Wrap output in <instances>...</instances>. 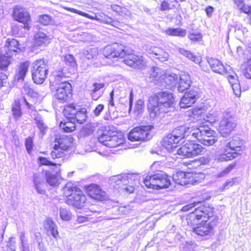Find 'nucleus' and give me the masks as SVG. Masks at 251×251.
Listing matches in <instances>:
<instances>
[{"label":"nucleus","instance_id":"obj_1","mask_svg":"<svg viewBox=\"0 0 251 251\" xmlns=\"http://www.w3.org/2000/svg\"><path fill=\"white\" fill-rule=\"evenodd\" d=\"M175 100L172 93L159 91L152 95L149 99L148 109L152 119L159 118L164 113L173 108Z\"/></svg>","mask_w":251,"mask_h":251},{"label":"nucleus","instance_id":"obj_2","mask_svg":"<svg viewBox=\"0 0 251 251\" xmlns=\"http://www.w3.org/2000/svg\"><path fill=\"white\" fill-rule=\"evenodd\" d=\"M102 54L107 59H118L127 55V58L124 61L125 63L135 69H141L146 64V60L143 56L126 53L124 47L118 44L106 46L102 50Z\"/></svg>","mask_w":251,"mask_h":251},{"label":"nucleus","instance_id":"obj_3","mask_svg":"<svg viewBox=\"0 0 251 251\" xmlns=\"http://www.w3.org/2000/svg\"><path fill=\"white\" fill-rule=\"evenodd\" d=\"M70 75V73L66 69L55 71L50 80V88L52 91H55V98L63 102L68 101L71 98L72 86L66 80Z\"/></svg>","mask_w":251,"mask_h":251},{"label":"nucleus","instance_id":"obj_4","mask_svg":"<svg viewBox=\"0 0 251 251\" xmlns=\"http://www.w3.org/2000/svg\"><path fill=\"white\" fill-rule=\"evenodd\" d=\"M243 143L239 137H235L229 141L225 140L217 153L216 159L219 162L231 160L241 154Z\"/></svg>","mask_w":251,"mask_h":251},{"label":"nucleus","instance_id":"obj_5","mask_svg":"<svg viewBox=\"0 0 251 251\" xmlns=\"http://www.w3.org/2000/svg\"><path fill=\"white\" fill-rule=\"evenodd\" d=\"M110 185L115 189H120L123 192H133L134 186L140 184L139 176L135 174H121L113 176L109 180Z\"/></svg>","mask_w":251,"mask_h":251},{"label":"nucleus","instance_id":"obj_6","mask_svg":"<svg viewBox=\"0 0 251 251\" xmlns=\"http://www.w3.org/2000/svg\"><path fill=\"white\" fill-rule=\"evenodd\" d=\"M198 127H188V133H190L192 137L196 138L199 142L205 146H212L217 141L215 136V132L211 130L207 124L201 125Z\"/></svg>","mask_w":251,"mask_h":251},{"label":"nucleus","instance_id":"obj_7","mask_svg":"<svg viewBox=\"0 0 251 251\" xmlns=\"http://www.w3.org/2000/svg\"><path fill=\"white\" fill-rule=\"evenodd\" d=\"M143 182L148 188L156 190L168 188L171 184V177L162 172L147 176Z\"/></svg>","mask_w":251,"mask_h":251},{"label":"nucleus","instance_id":"obj_8","mask_svg":"<svg viewBox=\"0 0 251 251\" xmlns=\"http://www.w3.org/2000/svg\"><path fill=\"white\" fill-rule=\"evenodd\" d=\"M54 142L53 150L50 153L53 159L64 156V151L70 150L73 146L74 139L71 136L56 135Z\"/></svg>","mask_w":251,"mask_h":251},{"label":"nucleus","instance_id":"obj_9","mask_svg":"<svg viewBox=\"0 0 251 251\" xmlns=\"http://www.w3.org/2000/svg\"><path fill=\"white\" fill-rule=\"evenodd\" d=\"M189 134L187 129L181 127L176 129L171 134L164 137L162 142V146L169 152H173L177 147V144Z\"/></svg>","mask_w":251,"mask_h":251},{"label":"nucleus","instance_id":"obj_10","mask_svg":"<svg viewBox=\"0 0 251 251\" xmlns=\"http://www.w3.org/2000/svg\"><path fill=\"white\" fill-rule=\"evenodd\" d=\"M204 178V174L199 172H177L174 176L176 182L180 185L196 184L201 182Z\"/></svg>","mask_w":251,"mask_h":251},{"label":"nucleus","instance_id":"obj_11","mask_svg":"<svg viewBox=\"0 0 251 251\" xmlns=\"http://www.w3.org/2000/svg\"><path fill=\"white\" fill-rule=\"evenodd\" d=\"M32 77L34 83H43L47 78L48 66L44 59L36 60L32 63Z\"/></svg>","mask_w":251,"mask_h":251},{"label":"nucleus","instance_id":"obj_12","mask_svg":"<svg viewBox=\"0 0 251 251\" xmlns=\"http://www.w3.org/2000/svg\"><path fill=\"white\" fill-rule=\"evenodd\" d=\"M217 224V219L216 217L202 220L201 223L197 224V226L193 227V231L200 236H211L214 234V228Z\"/></svg>","mask_w":251,"mask_h":251},{"label":"nucleus","instance_id":"obj_13","mask_svg":"<svg viewBox=\"0 0 251 251\" xmlns=\"http://www.w3.org/2000/svg\"><path fill=\"white\" fill-rule=\"evenodd\" d=\"M100 143L110 148L120 147L125 142L124 136L116 133H103L98 138Z\"/></svg>","mask_w":251,"mask_h":251},{"label":"nucleus","instance_id":"obj_14","mask_svg":"<svg viewBox=\"0 0 251 251\" xmlns=\"http://www.w3.org/2000/svg\"><path fill=\"white\" fill-rule=\"evenodd\" d=\"M236 126L234 118L229 110H226L223 113L222 118L220 123L219 131L223 136L231 133Z\"/></svg>","mask_w":251,"mask_h":251},{"label":"nucleus","instance_id":"obj_15","mask_svg":"<svg viewBox=\"0 0 251 251\" xmlns=\"http://www.w3.org/2000/svg\"><path fill=\"white\" fill-rule=\"evenodd\" d=\"M203 151L201 145L189 142L177 149L176 154L184 157H193L201 154Z\"/></svg>","mask_w":251,"mask_h":251},{"label":"nucleus","instance_id":"obj_16","mask_svg":"<svg viewBox=\"0 0 251 251\" xmlns=\"http://www.w3.org/2000/svg\"><path fill=\"white\" fill-rule=\"evenodd\" d=\"M152 126H144L134 127L129 133L128 139L131 141H145L151 138L150 131Z\"/></svg>","mask_w":251,"mask_h":251},{"label":"nucleus","instance_id":"obj_17","mask_svg":"<svg viewBox=\"0 0 251 251\" xmlns=\"http://www.w3.org/2000/svg\"><path fill=\"white\" fill-rule=\"evenodd\" d=\"M12 16L15 20L24 24L25 29H29L30 16L25 8L20 5L15 6L13 8Z\"/></svg>","mask_w":251,"mask_h":251},{"label":"nucleus","instance_id":"obj_18","mask_svg":"<svg viewBox=\"0 0 251 251\" xmlns=\"http://www.w3.org/2000/svg\"><path fill=\"white\" fill-rule=\"evenodd\" d=\"M66 203L69 205L75 207L76 209H81L86 203L87 198L83 192L79 189L74 193L73 196L69 199H66Z\"/></svg>","mask_w":251,"mask_h":251},{"label":"nucleus","instance_id":"obj_19","mask_svg":"<svg viewBox=\"0 0 251 251\" xmlns=\"http://www.w3.org/2000/svg\"><path fill=\"white\" fill-rule=\"evenodd\" d=\"M25 47L21 45L15 39H8L5 43L3 50L4 52L8 54V55L13 56L16 53H19L25 50Z\"/></svg>","mask_w":251,"mask_h":251},{"label":"nucleus","instance_id":"obj_20","mask_svg":"<svg viewBox=\"0 0 251 251\" xmlns=\"http://www.w3.org/2000/svg\"><path fill=\"white\" fill-rule=\"evenodd\" d=\"M88 195L92 198L98 201H104L107 198L106 193L102 191L98 185L91 184L86 188Z\"/></svg>","mask_w":251,"mask_h":251},{"label":"nucleus","instance_id":"obj_21","mask_svg":"<svg viewBox=\"0 0 251 251\" xmlns=\"http://www.w3.org/2000/svg\"><path fill=\"white\" fill-rule=\"evenodd\" d=\"M147 52L152 55V57L161 62L168 60L169 54L162 49L156 47L148 46L146 47Z\"/></svg>","mask_w":251,"mask_h":251},{"label":"nucleus","instance_id":"obj_22","mask_svg":"<svg viewBox=\"0 0 251 251\" xmlns=\"http://www.w3.org/2000/svg\"><path fill=\"white\" fill-rule=\"evenodd\" d=\"M208 63L213 72L224 75L229 73L228 68L230 66H225L220 60L217 59L211 58L208 61Z\"/></svg>","mask_w":251,"mask_h":251},{"label":"nucleus","instance_id":"obj_23","mask_svg":"<svg viewBox=\"0 0 251 251\" xmlns=\"http://www.w3.org/2000/svg\"><path fill=\"white\" fill-rule=\"evenodd\" d=\"M179 75L175 73L166 74L163 78L161 86L169 89L175 88L178 83Z\"/></svg>","mask_w":251,"mask_h":251},{"label":"nucleus","instance_id":"obj_24","mask_svg":"<svg viewBox=\"0 0 251 251\" xmlns=\"http://www.w3.org/2000/svg\"><path fill=\"white\" fill-rule=\"evenodd\" d=\"M196 93L194 91L186 92L181 98L179 105L181 108L191 107L196 101Z\"/></svg>","mask_w":251,"mask_h":251},{"label":"nucleus","instance_id":"obj_25","mask_svg":"<svg viewBox=\"0 0 251 251\" xmlns=\"http://www.w3.org/2000/svg\"><path fill=\"white\" fill-rule=\"evenodd\" d=\"M50 43V39L48 36L42 32L37 33L34 36L33 48H44Z\"/></svg>","mask_w":251,"mask_h":251},{"label":"nucleus","instance_id":"obj_26","mask_svg":"<svg viewBox=\"0 0 251 251\" xmlns=\"http://www.w3.org/2000/svg\"><path fill=\"white\" fill-rule=\"evenodd\" d=\"M191 217H195L197 220H206L214 218L212 212H208L205 207H199L191 213Z\"/></svg>","mask_w":251,"mask_h":251},{"label":"nucleus","instance_id":"obj_27","mask_svg":"<svg viewBox=\"0 0 251 251\" xmlns=\"http://www.w3.org/2000/svg\"><path fill=\"white\" fill-rule=\"evenodd\" d=\"M44 227L54 239H57L59 237L57 226L52 218H48L45 220Z\"/></svg>","mask_w":251,"mask_h":251},{"label":"nucleus","instance_id":"obj_28","mask_svg":"<svg viewBox=\"0 0 251 251\" xmlns=\"http://www.w3.org/2000/svg\"><path fill=\"white\" fill-rule=\"evenodd\" d=\"M230 67L228 68L229 73L227 74H225L227 76V78L230 85L231 86L233 91L236 96L237 97L240 95V85L239 82V80L237 78V75L230 72Z\"/></svg>","mask_w":251,"mask_h":251},{"label":"nucleus","instance_id":"obj_29","mask_svg":"<svg viewBox=\"0 0 251 251\" xmlns=\"http://www.w3.org/2000/svg\"><path fill=\"white\" fill-rule=\"evenodd\" d=\"M178 83L177 90L180 92H183L188 89L191 83L189 75L185 72L182 73L179 75Z\"/></svg>","mask_w":251,"mask_h":251},{"label":"nucleus","instance_id":"obj_30","mask_svg":"<svg viewBox=\"0 0 251 251\" xmlns=\"http://www.w3.org/2000/svg\"><path fill=\"white\" fill-rule=\"evenodd\" d=\"M30 62L25 61L21 63L17 68L15 79L17 81H23L28 70Z\"/></svg>","mask_w":251,"mask_h":251},{"label":"nucleus","instance_id":"obj_31","mask_svg":"<svg viewBox=\"0 0 251 251\" xmlns=\"http://www.w3.org/2000/svg\"><path fill=\"white\" fill-rule=\"evenodd\" d=\"M165 72L164 70L159 68H155L152 69L150 73V79L151 81L156 84L160 83L161 84Z\"/></svg>","mask_w":251,"mask_h":251},{"label":"nucleus","instance_id":"obj_32","mask_svg":"<svg viewBox=\"0 0 251 251\" xmlns=\"http://www.w3.org/2000/svg\"><path fill=\"white\" fill-rule=\"evenodd\" d=\"M163 32L168 36H178L180 37H184L186 35V30L180 27L168 28L164 30Z\"/></svg>","mask_w":251,"mask_h":251},{"label":"nucleus","instance_id":"obj_33","mask_svg":"<svg viewBox=\"0 0 251 251\" xmlns=\"http://www.w3.org/2000/svg\"><path fill=\"white\" fill-rule=\"evenodd\" d=\"M12 115L15 121H18L23 115L20 101L18 100H14L12 104Z\"/></svg>","mask_w":251,"mask_h":251},{"label":"nucleus","instance_id":"obj_34","mask_svg":"<svg viewBox=\"0 0 251 251\" xmlns=\"http://www.w3.org/2000/svg\"><path fill=\"white\" fill-rule=\"evenodd\" d=\"M79 189L72 182H68L62 188V194L66 197V199H69L71 196H73L74 193H75L76 191Z\"/></svg>","mask_w":251,"mask_h":251},{"label":"nucleus","instance_id":"obj_35","mask_svg":"<svg viewBox=\"0 0 251 251\" xmlns=\"http://www.w3.org/2000/svg\"><path fill=\"white\" fill-rule=\"evenodd\" d=\"M13 56L8 55L3 51H0V70L5 71L7 70L8 66L11 63V59Z\"/></svg>","mask_w":251,"mask_h":251},{"label":"nucleus","instance_id":"obj_36","mask_svg":"<svg viewBox=\"0 0 251 251\" xmlns=\"http://www.w3.org/2000/svg\"><path fill=\"white\" fill-rule=\"evenodd\" d=\"M133 99L132 90H131L129 94L127 93L124 97H120L119 103L126 107L128 106V112H130L132 105Z\"/></svg>","mask_w":251,"mask_h":251},{"label":"nucleus","instance_id":"obj_37","mask_svg":"<svg viewBox=\"0 0 251 251\" xmlns=\"http://www.w3.org/2000/svg\"><path fill=\"white\" fill-rule=\"evenodd\" d=\"M178 51L182 55L193 61L195 63L199 64L200 66H201V57L196 56L191 51L186 50L183 48H179L178 49Z\"/></svg>","mask_w":251,"mask_h":251},{"label":"nucleus","instance_id":"obj_38","mask_svg":"<svg viewBox=\"0 0 251 251\" xmlns=\"http://www.w3.org/2000/svg\"><path fill=\"white\" fill-rule=\"evenodd\" d=\"M96 18L97 19V21L101 23L110 25L112 26L118 27V25L119 24L118 22L114 21L111 18L102 13H98V18Z\"/></svg>","mask_w":251,"mask_h":251},{"label":"nucleus","instance_id":"obj_39","mask_svg":"<svg viewBox=\"0 0 251 251\" xmlns=\"http://www.w3.org/2000/svg\"><path fill=\"white\" fill-rule=\"evenodd\" d=\"M33 182L35 188L36 189L37 192L39 194H43L45 193V191L43 189L44 185V180L40 177L38 174H34L33 175Z\"/></svg>","mask_w":251,"mask_h":251},{"label":"nucleus","instance_id":"obj_40","mask_svg":"<svg viewBox=\"0 0 251 251\" xmlns=\"http://www.w3.org/2000/svg\"><path fill=\"white\" fill-rule=\"evenodd\" d=\"M77 109L73 104H70L65 107L63 114L67 120H73L75 117Z\"/></svg>","mask_w":251,"mask_h":251},{"label":"nucleus","instance_id":"obj_41","mask_svg":"<svg viewBox=\"0 0 251 251\" xmlns=\"http://www.w3.org/2000/svg\"><path fill=\"white\" fill-rule=\"evenodd\" d=\"M86 110L85 108H80L79 110L77 109L76 113L75 114V117L73 118V121L75 123L77 122L79 124H83L86 118Z\"/></svg>","mask_w":251,"mask_h":251},{"label":"nucleus","instance_id":"obj_42","mask_svg":"<svg viewBox=\"0 0 251 251\" xmlns=\"http://www.w3.org/2000/svg\"><path fill=\"white\" fill-rule=\"evenodd\" d=\"M60 128L65 132H70L75 129V123L73 120H68L66 122H61L59 124Z\"/></svg>","mask_w":251,"mask_h":251},{"label":"nucleus","instance_id":"obj_43","mask_svg":"<svg viewBox=\"0 0 251 251\" xmlns=\"http://www.w3.org/2000/svg\"><path fill=\"white\" fill-rule=\"evenodd\" d=\"M59 213L60 219L63 221L69 222L72 219V213L68 208L60 207Z\"/></svg>","mask_w":251,"mask_h":251},{"label":"nucleus","instance_id":"obj_44","mask_svg":"<svg viewBox=\"0 0 251 251\" xmlns=\"http://www.w3.org/2000/svg\"><path fill=\"white\" fill-rule=\"evenodd\" d=\"M83 54L88 59H94L98 55V50L96 48H89L83 51Z\"/></svg>","mask_w":251,"mask_h":251},{"label":"nucleus","instance_id":"obj_45","mask_svg":"<svg viewBox=\"0 0 251 251\" xmlns=\"http://www.w3.org/2000/svg\"><path fill=\"white\" fill-rule=\"evenodd\" d=\"M61 60L65 64L71 67H75L76 62L74 56L71 54H67L61 57Z\"/></svg>","mask_w":251,"mask_h":251},{"label":"nucleus","instance_id":"obj_46","mask_svg":"<svg viewBox=\"0 0 251 251\" xmlns=\"http://www.w3.org/2000/svg\"><path fill=\"white\" fill-rule=\"evenodd\" d=\"M65 9L69 11H70V12L74 13L77 14L79 15L82 16L84 17L87 18L91 19V20H97V19L96 18H98V14H96L95 16H93L89 15L88 13H86L83 11L75 9V8L67 7V8H66Z\"/></svg>","mask_w":251,"mask_h":251},{"label":"nucleus","instance_id":"obj_47","mask_svg":"<svg viewBox=\"0 0 251 251\" xmlns=\"http://www.w3.org/2000/svg\"><path fill=\"white\" fill-rule=\"evenodd\" d=\"M111 9L121 15H128L129 12L128 10L125 7H122L117 4H112L111 5Z\"/></svg>","mask_w":251,"mask_h":251},{"label":"nucleus","instance_id":"obj_48","mask_svg":"<svg viewBox=\"0 0 251 251\" xmlns=\"http://www.w3.org/2000/svg\"><path fill=\"white\" fill-rule=\"evenodd\" d=\"M7 76L3 74H0V91L6 92L8 88Z\"/></svg>","mask_w":251,"mask_h":251},{"label":"nucleus","instance_id":"obj_49","mask_svg":"<svg viewBox=\"0 0 251 251\" xmlns=\"http://www.w3.org/2000/svg\"><path fill=\"white\" fill-rule=\"evenodd\" d=\"M188 115L190 117H192L194 120L202 116V110L200 108L191 109L188 111Z\"/></svg>","mask_w":251,"mask_h":251},{"label":"nucleus","instance_id":"obj_50","mask_svg":"<svg viewBox=\"0 0 251 251\" xmlns=\"http://www.w3.org/2000/svg\"><path fill=\"white\" fill-rule=\"evenodd\" d=\"M35 121L38 128L42 133V136H43L46 133L47 126L43 123L42 119L40 117L35 118Z\"/></svg>","mask_w":251,"mask_h":251},{"label":"nucleus","instance_id":"obj_51","mask_svg":"<svg viewBox=\"0 0 251 251\" xmlns=\"http://www.w3.org/2000/svg\"><path fill=\"white\" fill-rule=\"evenodd\" d=\"M47 181L50 185L56 186L59 185L60 179L54 175H50L47 176Z\"/></svg>","mask_w":251,"mask_h":251},{"label":"nucleus","instance_id":"obj_52","mask_svg":"<svg viewBox=\"0 0 251 251\" xmlns=\"http://www.w3.org/2000/svg\"><path fill=\"white\" fill-rule=\"evenodd\" d=\"M237 6L241 11L248 15L251 13V5L246 4L241 2L238 4Z\"/></svg>","mask_w":251,"mask_h":251},{"label":"nucleus","instance_id":"obj_53","mask_svg":"<svg viewBox=\"0 0 251 251\" xmlns=\"http://www.w3.org/2000/svg\"><path fill=\"white\" fill-rule=\"evenodd\" d=\"M39 22L43 25H49L51 23V18L47 14L42 15L39 16Z\"/></svg>","mask_w":251,"mask_h":251},{"label":"nucleus","instance_id":"obj_54","mask_svg":"<svg viewBox=\"0 0 251 251\" xmlns=\"http://www.w3.org/2000/svg\"><path fill=\"white\" fill-rule=\"evenodd\" d=\"M38 163L39 165H45V166H55L57 164L53 163L48 158L44 157H39L38 159Z\"/></svg>","mask_w":251,"mask_h":251},{"label":"nucleus","instance_id":"obj_55","mask_svg":"<svg viewBox=\"0 0 251 251\" xmlns=\"http://www.w3.org/2000/svg\"><path fill=\"white\" fill-rule=\"evenodd\" d=\"M188 37L191 41L194 42L200 41L202 38V35L200 32L191 33Z\"/></svg>","mask_w":251,"mask_h":251},{"label":"nucleus","instance_id":"obj_56","mask_svg":"<svg viewBox=\"0 0 251 251\" xmlns=\"http://www.w3.org/2000/svg\"><path fill=\"white\" fill-rule=\"evenodd\" d=\"M244 75L246 78L251 79V59H249L245 64Z\"/></svg>","mask_w":251,"mask_h":251},{"label":"nucleus","instance_id":"obj_57","mask_svg":"<svg viewBox=\"0 0 251 251\" xmlns=\"http://www.w3.org/2000/svg\"><path fill=\"white\" fill-rule=\"evenodd\" d=\"M144 109V102L142 100H138L135 104V112L138 114L141 113Z\"/></svg>","mask_w":251,"mask_h":251},{"label":"nucleus","instance_id":"obj_58","mask_svg":"<svg viewBox=\"0 0 251 251\" xmlns=\"http://www.w3.org/2000/svg\"><path fill=\"white\" fill-rule=\"evenodd\" d=\"M20 239L23 249L25 251L28 248L27 245V239L26 238L24 232H21L20 233Z\"/></svg>","mask_w":251,"mask_h":251},{"label":"nucleus","instance_id":"obj_59","mask_svg":"<svg viewBox=\"0 0 251 251\" xmlns=\"http://www.w3.org/2000/svg\"><path fill=\"white\" fill-rule=\"evenodd\" d=\"M235 164H230L223 171L219 173L218 177H222L227 175L235 167Z\"/></svg>","mask_w":251,"mask_h":251},{"label":"nucleus","instance_id":"obj_60","mask_svg":"<svg viewBox=\"0 0 251 251\" xmlns=\"http://www.w3.org/2000/svg\"><path fill=\"white\" fill-rule=\"evenodd\" d=\"M25 146L27 152L29 154H30L31 153L33 147V140L31 138L28 137L26 139Z\"/></svg>","mask_w":251,"mask_h":251},{"label":"nucleus","instance_id":"obj_61","mask_svg":"<svg viewBox=\"0 0 251 251\" xmlns=\"http://www.w3.org/2000/svg\"><path fill=\"white\" fill-rule=\"evenodd\" d=\"M105 86L104 83H94L93 84L92 92L97 93L100 89L103 88Z\"/></svg>","mask_w":251,"mask_h":251},{"label":"nucleus","instance_id":"obj_62","mask_svg":"<svg viewBox=\"0 0 251 251\" xmlns=\"http://www.w3.org/2000/svg\"><path fill=\"white\" fill-rule=\"evenodd\" d=\"M199 203V202H194L192 203H190L188 205H185L181 208V211L183 212H186L188 211L192 210V209L195 207L197 204Z\"/></svg>","mask_w":251,"mask_h":251},{"label":"nucleus","instance_id":"obj_63","mask_svg":"<svg viewBox=\"0 0 251 251\" xmlns=\"http://www.w3.org/2000/svg\"><path fill=\"white\" fill-rule=\"evenodd\" d=\"M234 184V180L233 179H227L226 182L223 184L222 187L221 188L222 191H224L226 189L228 186H232Z\"/></svg>","mask_w":251,"mask_h":251},{"label":"nucleus","instance_id":"obj_64","mask_svg":"<svg viewBox=\"0 0 251 251\" xmlns=\"http://www.w3.org/2000/svg\"><path fill=\"white\" fill-rule=\"evenodd\" d=\"M104 107V105L100 104L96 106L94 110V114L96 116H99L102 111Z\"/></svg>","mask_w":251,"mask_h":251}]
</instances>
